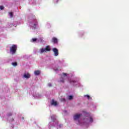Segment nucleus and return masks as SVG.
Masks as SVG:
<instances>
[{"mask_svg": "<svg viewBox=\"0 0 129 129\" xmlns=\"http://www.w3.org/2000/svg\"><path fill=\"white\" fill-rule=\"evenodd\" d=\"M9 15L10 17H13L14 16V13L12 12H9Z\"/></svg>", "mask_w": 129, "mask_h": 129, "instance_id": "obj_16", "label": "nucleus"}, {"mask_svg": "<svg viewBox=\"0 0 129 129\" xmlns=\"http://www.w3.org/2000/svg\"><path fill=\"white\" fill-rule=\"evenodd\" d=\"M84 97H86V98H87V99H88L89 100L91 99V98L90 97V96H89V95H84Z\"/></svg>", "mask_w": 129, "mask_h": 129, "instance_id": "obj_15", "label": "nucleus"}, {"mask_svg": "<svg viewBox=\"0 0 129 129\" xmlns=\"http://www.w3.org/2000/svg\"><path fill=\"white\" fill-rule=\"evenodd\" d=\"M33 97L35 98H40V96L39 94H35L33 95Z\"/></svg>", "mask_w": 129, "mask_h": 129, "instance_id": "obj_13", "label": "nucleus"}, {"mask_svg": "<svg viewBox=\"0 0 129 129\" xmlns=\"http://www.w3.org/2000/svg\"><path fill=\"white\" fill-rule=\"evenodd\" d=\"M53 69H54V71H55V72H58V69H57V68H54Z\"/></svg>", "mask_w": 129, "mask_h": 129, "instance_id": "obj_20", "label": "nucleus"}, {"mask_svg": "<svg viewBox=\"0 0 129 129\" xmlns=\"http://www.w3.org/2000/svg\"><path fill=\"white\" fill-rule=\"evenodd\" d=\"M66 80H68L70 84H73L74 86L76 87H79L80 86V83L78 81H76L74 79H69V74L66 73H63L61 75V78L59 80V82H61V83H64Z\"/></svg>", "mask_w": 129, "mask_h": 129, "instance_id": "obj_2", "label": "nucleus"}, {"mask_svg": "<svg viewBox=\"0 0 129 129\" xmlns=\"http://www.w3.org/2000/svg\"><path fill=\"white\" fill-rule=\"evenodd\" d=\"M40 73H41V71L39 70L35 71L34 72V74L35 75H36V76L40 75Z\"/></svg>", "mask_w": 129, "mask_h": 129, "instance_id": "obj_12", "label": "nucleus"}, {"mask_svg": "<svg viewBox=\"0 0 129 129\" xmlns=\"http://www.w3.org/2000/svg\"><path fill=\"white\" fill-rule=\"evenodd\" d=\"M17 48H18V46L16 45H13L11 48H10V52L12 53V54H15L16 53V51H17Z\"/></svg>", "mask_w": 129, "mask_h": 129, "instance_id": "obj_6", "label": "nucleus"}, {"mask_svg": "<svg viewBox=\"0 0 129 129\" xmlns=\"http://www.w3.org/2000/svg\"><path fill=\"white\" fill-rule=\"evenodd\" d=\"M5 9V7L3 6H0V10H4Z\"/></svg>", "mask_w": 129, "mask_h": 129, "instance_id": "obj_18", "label": "nucleus"}, {"mask_svg": "<svg viewBox=\"0 0 129 129\" xmlns=\"http://www.w3.org/2000/svg\"><path fill=\"white\" fill-rule=\"evenodd\" d=\"M60 100H61V101H63V102H64L66 101L65 98H61L60 99Z\"/></svg>", "mask_w": 129, "mask_h": 129, "instance_id": "obj_19", "label": "nucleus"}, {"mask_svg": "<svg viewBox=\"0 0 129 129\" xmlns=\"http://www.w3.org/2000/svg\"><path fill=\"white\" fill-rule=\"evenodd\" d=\"M51 122L49 123V126L50 125H53V126L57 127V128H59L60 127H62V125L60 124H58V120H57L56 115H53L51 117Z\"/></svg>", "mask_w": 129, "mask_h": 129, "instance_id": "obj_3", "label": "nucleus"}, {"mask_svg": "<svg viewBox=\"0 0 129 129\" xmlns=\"http://www.w3.org/2000/svg\"><path fill=\"white\" fill-rule=\"evenodd\" d=\"M51 105H53V106H57V105H58V102L53 99L51 102Z\"/></svg>", "mask_w": 129, "mask_h": 129, "instance_id": "obj_10", "label": "nucleus"}, {"mask_svg": "<svg viewBox=\"0 0 129 129\" xmlns=\"http://www.w3.org/2000/svg\"><path fill=\"white\" fill-rule=\"evenodd\" d=\"M29 25L30 29H36L38 26V22H37V20L35 19H31L29 21Z\"/></svg>", "mask_w": 129, "mask_h": 129, "instance_id": "obj_4", "label": "nucleus"}, {"mask_svg": "<svg viewBox=\"0 0 129 129\" xmlns=\"http://www.w3.org/2000/svg\"><path fill=\"white\" fill-rule=\"evenodd\" d=\"M49 51H51V48H50V46L49 45H47L46 46V48H41L39 50V53L40 54H42V53H45L46 52H48Z\"/></svg>", "mask_w": 129, "mask_h": 129, "instance_id": "obj_5", "label": "nucleus"}, {"mask_svg": "<svg viewBox=\"0 0 129 129\" xmlns=\"http://www.w3.org/2000/svg\"><path fill=\"white\" fill-rule=\"evenodd\" d=\"M52 51H53V52L54 53V55L55 57L58 56V55H59V51L58 50V49L57 48H53Z\"/></svg>", "mask_w": 129, "mask_h": 129, "instance_id": "obj_8", "label": "nucleus"}, {"mask_svg": "<svg viewBox=\"0 0 129 129\" xmlns=\"http://www.w3.org/2000/svg\"><path fill=\"white\" fill-rule=\"evenodd\" d=\"M68 99H69V100H72V99H73V96L72 95H70L68 96L67 97Z\"/></svg>", "mask_w": 129, "mask_h": 129, "instance_id": "obj_14", "label": "nucleus"}, {"mask_svg": "<svg viewBox=\"0 0 129 129\" xmlns=\"http://www.w3.org/2000/svg\"><path fill=\"white\" fill-rule=\"evenodd\" d=\"M83 113L84 114L85 116L80 120V117L82 115L81 113H76L73 116L74 120H75L77 124L79 125H89L93 122V115L87 113L85 111H83Z\"/></svg>", "mask_w": 129, "mask_h": 129, "instance_id": "obj_1", "label": "nucleus"}, {"mask_svg": "<svg viewBox=\"0 0 129 129\" xmlns=\"http://www.w3.org/2000/svg\"><path fill=\"white\" fill-rule=\"evenodd\" d=\"M48 86L49 87H51V86H52V84H51V83H48Z\"/></svg>", "mask_w": 129, "mask_h": 129, "instance_id": "obj_21", "label": "nucleus"}, {"mask_svg": "<svg viewBox=\"0 0 129 129\" xmlns=\"http://www.w3.org/2000/svg\"><path fill=\"white\" fill-rule=\"evenodd\" d=\"M52 42L54 43V44H57L58 43V39H57L56 38L53 37L52 38Z\"/></svg>", "mask_w": 129, "mask_h": 129, "instance_id": "obj_11", "label": "nucleus"}, {"mask_svg": "<svg viewBox=\"0 0 129 129\" xmlns=\"http://www.w3.org/2000/svg\"><path fill=\"white\" fill-rule=\"evenodd\" d=\"M43 41V38L42 37H39L37 39V38H33L32 39V42H36L37 43H40Z\"/></svg>", "mask_w": 129, "mask_h": 129, "instance_id": "obj_7", "label": "nucleus"}, {"mask_svg": "<svg viewBox=\"0 0 129 129\" xmlns=\"http://www.w3.org/2000/svg\"><path fill=\"white\" fill-rule=\"evenodd\" d=\"M24 78H26V79H29L31 77V75L29 73H25L23 75Z\"/></svg>", "mask_w": 129, "mask_h": 129, "instance_id": "obj_9", "label": "nucleus"}, {"mask_svg": "<svg viewBox=\"0 0 129 129\" xmlns=\"http://www.w3.org/2000/svg\"><path fill=\"white\" fill-rule=\"evenodd\" d=\"M23 119H24V117H23Z\"/></svg>", "mask_w": 129, "mask_h": 129, "instance_id": "obj_22", "label": "nucleus"}, {"mask_svg": "<svg viewBox=\"0 0 129 129\" xmlns=\"http://www.w3.org/2000/svg\"><path fill=\"white\" fill-rule=\"evenodd\" d=\"M12 65H13V66L16 67L17 65H18V63L17 62H12Z\"/></svg>", "mask_w": 129, "mask_h": 129, "instance_id": "obj_17", "label": "nucleus"}]
</instances>
